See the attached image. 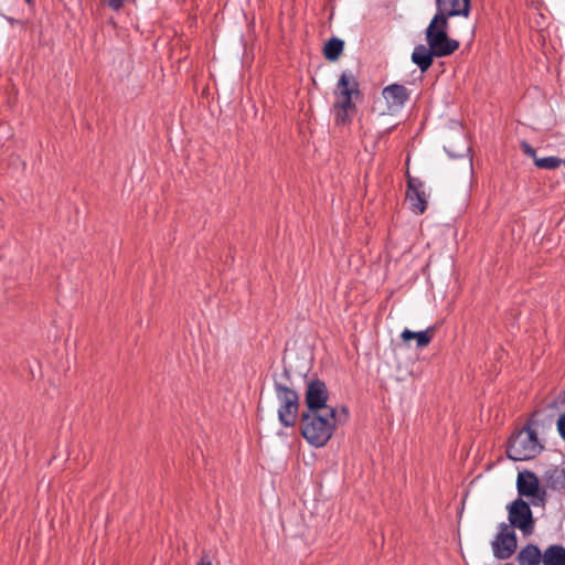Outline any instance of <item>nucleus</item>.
<instances>
[{
  "instance_id": "obj_12",
  "label": "nucleus",
  "mask_w": 565,
  "mask_h": 565,
  "mask_svg": "<svg viewBox=\"0 0 565 565\" xmlns=\"http://www.w3.org/2000/svg\"><path fill=\"white\" fill-rule=\"evenodd\" d=\"M437 13L435 17H441L446 20L450 17L469 15L470 0H436Z\"/></svg>"
},
{
  "instance_id": "obj_11",
  "label": "nucleus",
  "mask_w": 565,
  "mask_h": 565,
  "mask_svg": "<svg viewBox=\"0 0 565 565\" xmlns=\"http://www.w3.org/2000/svg\"><path fill=\"white\" fill-rule=\"evenodd\" d=\"M408 189H407V199L412 204V209L414 212L418 214H423L427 207V196L428 194L425 191V184L422 180L417 178L409 177L408 178Z\"/></svg>"
},
{
  "instance_id": "obj_17",
  "label": "nucleus",
  "mask_w": 565,
  "mask_h": 565,
  "mask_svg": "<svg viewBox=\"0 0 565 565\" xmlns=\"http://www.w3.org/2000/svg\"><path fill=\"white\" fill-rule=\"evenodd\" d=\"M543 565H565V547L559 544L548 546L542 556Z\"/></svg>"
},
{
  "instance_id": "obj_15",
  "label": "nucleus",
  "mask_w": 565,
  "mask_h": 565,
  "mask_svg": "<svg viewBox=\"0 0 565 565\" xmlns=\"http://www.w3.org/2000/svg\"><path fill=\"white\" fill-rule=\"evenodd\" d=\"M543 553L534 544L522 547L518 554L519 565H539L542 562Z\"/></svg>"
},
{
  "instance_id": "obj_1",
  "label": "nucleus",
  "mask_w": 565,
  "mask_h": 565,
  "mask_svg": "<svg viewBox=\"0 0 565 565\" xmlns=\"http://www.w3.org/2000/svg\"><path fill=\"white\" fill-rule=\"evenodd\" d=\"M347 408L338 414L337 409L307 412L301 418V435L313 447H323L332 437L337 422L345 420Z\"/></svg>"
},
{
  "instance_id": "obj_6",
  "label": "nucleus",
  "mask_w": 565,
  "mask_h": 565,
  "mask_svg": "<svg viewBox=\"0 0 565 565\" xmlns=\"http://www.w3.org/2000/svg\"><path fill=\"white\" fill-rule=\"evenodd\" d=\"M516 489L519 495L529 498L532 505L544 507L546 504V490L540 486V481L534 472L529 470L519 472Z\"/></svg>"
},
{
  "instance_id": "obj_10",
  "label": "nucleus",
  "mask_w": 565,
  "mask_h": 565,
  "mask_svg": "<svg viewBox=\"0 0 565 565\" xmlns=\"http://www.w3.org/2000/svg\"><path fill=\"white\" fill-rule=\"evenodd\" d=\"M382 96L391 113L401 110L409 99V90L401 84H391L383 88Z\"/></svg>"
},
{
  "instance_id": "obj_19",
  "label": "nucleus",
  "mask_w": 565,
  "mask_h": 565,
  "mask_svg": "<svg viewBox=\"0 0 565 565\" xmlns=\"http://www.w3.org/2000/svg\"><path fill=\"white\" fill-rule=\"evenodd\" d=\"M562 160L557 157H545L535 159V166L540 169H555L561 164Z\"/></svg>"
},
{
  "instance_id": "obj_8",
  "label": "nucleus",
  "mask_w": 565,
  "mask_h": 565,
  "mask_svg": "<svg viewBox=\"0 0 565 565\" xmlns=\"http://www.w3.org/2000/svg\"><path fill=\"white\" fill-rule=\"evenodd\" d=\"M491 547L495 558H510L518 547V540L514 530L507 523H500L498 526V533L491 542Z\"/></svg>"
},
{
  "instance_id": "obj_14",
  "label": "nucleus",
  "mask_w": 565,
  "mask_h": 565,
  "mask_svg": "<svg viewBox=\"0 0 565 565\" xmlns=\"http://www.w3.org/2000/svg\"><path fill=\"white\" fill-rule=\"evenodd\" d=\"M545 486L552 490L561 491L565 489V469L553 467L543 475Z\"/></svg>"
},
{
  "instance_id": "obj_22",
  "label": "nucleus",
  "mask_w": 565,
  "mask_h": 565,
  "mask_svg": "<svg viewBox=\"0 0 565 565\" xmlns=\"http://www.w3.org/2000/svg\"><path fill=\"white\" fill-rule=\"evenodd\" d=\"M196 565H212V562L206 557L203 556L201 559L196 563Z\"/></svg>"
},
{
  "instance_id": "obj_3",
  "label": "nucleus",
  "mask_w": 565,
  "mask_h": 565,
  "mask_svg": "<svg viewBox=\"0 0 565 565\" xmlns=\"http://www.w3.org/2000/svg\"><path fill=\"white\" fill-rule=\"evenodd\" d=\"M274 390L279 403L278 419L285 427L296 425L299 412V396L291 387L290 373L285 369L274 379Z\"/></svg>"
},
{
  "instance_id": "obj_5",
  "label": "nucleus",
  "mask_w": 565,
  "mask_h": 565,
  "mask_svg": "<svg viewBox=\"0 0 565 565\" xmlns=\"http://www.w3.org/2000/svg\"><path fill=\"white\" fill-rule=\"evenodd\" d=\"M448 21L441 17H435L426 29L427 44L435 51L437 57L448 56L458 47L459 42L447 35Z\"/></svg>"
},
{
  "instance_id": "obj_4",
  "label": "nucleus",
  "mask_w": 565,
  "mask_h": 565,
  "mask_svg": "<svg viewBox=\"0 0 565 565\" xmlns=\"http://www.w3.org/2000/svg\"><path fill=\"white\" fill-rule=\"evenodd\" d=\"M543 449L544 445L539 439L536 429L532 423H527L510 437L507 456L513 461L531 460L537 457Z\"/></svg>"
},
{
  "instance_id": "obj_7",
  "label": "nucleus",
  "mask_w": 565,
  "mask_h": 565,
  "mask_svg": "<svg viewBox=\"0 0 565 565\" xmlns=\"http://www.w3.org/2000/svg\"><path fill=\"white\" fill-rule=\"evenodd\" d=\"M508 512L511 529H519L524 536L534 532L535 522L527 502L518 498L508 507Z\"/></svg>"
},
{
  "instance_id": "obj_16",
  "label": "nucleus",
  "mask_w": 565,
  "mask_h": 565,
  "mask_svg": "<svg viewBox=\"0 0 565 565\" xmlns=\"http://www.w3.org/2000/svg\"><path fill=\"white\" fill-rule=\"evenodd\" d=\"M434 331V328H428L427 330L418 332L405 329L401 333V338L405 343L409 342L411 340H415L416 347L420 349L427 347L431 342Z\"/></svg>"
},
{
  "instance_id": "obj_2",
  "label": "nucleus",
  "mask_w": 565,
  "mask_h": 565,
  "mask_svg": "<svg viewBox=\"0 0 565 565\" xmlns=\"http://www.w3.org/2000/svg\"><path fill=\"white\" fill-rule=\"evenodd\" d=\"M334 118L339 125H347L351 121L353 113L356 110L355 99L361 92L359 82L351 72H343L334 89Z\"/></svg>"
},
{
  "instance_id": "obj_13",
  "label": "nucleus",
  "mask_w": 565,
  "mask_h": 565,
  "mask_svg": "<svg viewBox=\"0 0 565 565\" xmlns=\"http://www.w3.org/2000/svg\"><path fill=\"white\" fill-rule=\"evenodd\" d=\"M434 56L435 51L429 45L418 44L412 53V62L424 73L431 66Z\"/></svg>"
},
{
  "instance_id": "obj_21",
  "label": "nucleus",
  "mask_w": 565,
  "mask_h": 565,
  "mask_svg": "<svg viewBox=\"0 0 565 565\" xmlns=\"http://www.w3.org/2000/svg\"><path fill=\"white\" fill-rule=\"evenodd\" d=\"M557 430L561 437L565 440V413L561 414L557 419Z\"/></svg>"
},
{
  "instance_id": "obj_20",
  "label": "nucleus",
  "mask_w": 565,
  "mask_h": 565,
  "mask_svg": "<svg viewBox=\"0 0 565 565\" xmlns=\"http://www.w3.org/2000/svg\"><path fill=\"white\" fill-rule=\"evenodd\" d=\"M521 149L526 156L534 158V160L537 159L535 157L536 151L526 141L521 142Z\"/></svg>"
},
{
  "instance_id": "obj_9",
  "label": "nucleus",
  "mask_w": 565,
  "mask_h": 565,
  "mask_svg": "<svg viewBox=\"0 0 565 565\" xmlns=\"http://www.w3.org/2000/svg\"><path fill=\"white\" fill-rule=\"evenodd\" d=\"M329 394L324 382L315 380L309 382L306 391V404L308 412H324L326 409H335L327 405Z\"/></svg>"
},
{
  "instance_id": "obj_18",
  "label": "nucleus",
  "mask_w": 565,
  "mask_h": 565,
  "mask_svg": "<svg viewBox=\"0 0 565 565\" xmlns=\"http://www.w3.org/2000/svg\"><path fill=\"white\" fill-rule=\"evenodd\" d=\"M344 47V42L338 38L330 39L323 49L324 57L329 61H337Z\"/></svg>"
}]
</instances>
